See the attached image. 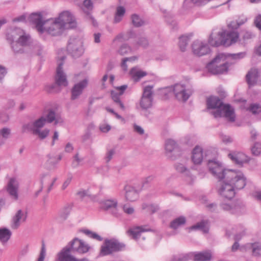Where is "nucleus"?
I'll use <instances>...</instances> for the list:
<instances>
[{"label":"nucleus","mask_w":261,"mask_h":261,"mask_svg":"<svg viewBox=\"0 0 261 261\" xmlns=\"http://www.w3.org/2000/svg\"><path fill=\"white\" fill-rule=\"evenodd\" d=\"M255 23L256 26L259 29L261 30V16H257L255 19Z\"/></svg>","instance_id":"nucleus-64"},{"label":"nucleus","mask_w":261,"mask_h":261,"mask_svg":"<svg viewBox=\"0 0 261 261\" xmlns=\"http://www.w3.org/2000/svg\"><path fill=\"white\" fill-rule=\"evenodd\" d=\"M46 121L49 123L54 122L55 124H57L63 122V119L61 118L60 115L58 113H56L54 111L50 110H49L47 115H46Z\"/></svg>","instance_id":"nucleus-32"},{"label":"nucleus","mask_w":261,"mask_h":261,"mask_svg":"<svg viewBox=\"0 0 261 261\" xmlns=\"http://www.w3.org/2000/svg\"><path fill=\"white\" fill-rule=\"evenodd\" d=\"M131 79L135 82H139L142 78L145 76L147 73L138 66L132 68L129 72Z\"/></svg>","instance_id":"nucleus-27"},{"label":"nucleus","mask_w":261,"mask_h":261,"mask_svg":"<svg viewBox=\"0 0 261 261\" xmlns=\"http://www.w3.org/2000/svg\"><path fill=\"white\" fill-rule=\"evenodd\" d=\"M248 110L254 114L261 112V105L257 103L251 104Z\"/></svg>","instance_id":"nucleus-49"},{"label":"nucleus","mask_w":261,"mask_h":261,"mask_svg":"<svg viewBox=\"0 0 261 261\" xmlns=\"http://www.w3.org/2000/svg\"><path fill=\"white\" fill-rule=\"evenodd\" d=\"M246 180L241 171H228L225 177L219 181L218 192L223 198L230 200L234 197L237 190L244 188L246 184Z\"/></svg>","instance_id":"nucleus-2"},{"label":"nucleus","mask_w":261,"mask_h":261,"mask_svg":"<svg viewBox=\"0 0 261 261\" xmlns=\"http://www.w3.org/2000/svg\"><path fill=\"white\" fill-rule=\"evenodd\" d=\"M124 190L125 192V198L127 201H134L138 198V192L133 187L126 185L124 188Z\"/></svg>","instance_id":"nucleus-28"},{"label":"nucleus","mask_w":261,"mask_h":261,"mask_svg":"<svg viewBox=\"0 0 261 261\" xmlns=\"http://www.w3.org/2000/svg\"><path fill=\"white\" fill-rule=\"evenodd\" d=\"M30 20L36 24V27L39 32L42 31L43 25L45 20H43L42 16L41 13H32L30 16Z\"/></svg>","instance_id":"nucleus-30"},{"label":"nucleus","mask_w":261,"mask_h":261,"mask_svg":"<svg viewBox=\"0 0 261 261\" xmlns=\"http://www.w3.org/2000/svg\"><path fill=\"white\" fill-rule=\"evenodd\" d=\"M6 73L7 70L6 68L0 65V83L2 82Z\"/></svg>","instance_id":"nucleus-60"},{"label":"nucleus","mask_w":261,"mask_h":261,"mask_svg":"<svg viewBox=\"0 0 261 261\" xmlns=\"http://www.w3.org/2000/svg\"><path fill=\"white\" fill-rule=\"evenodd\" d=\"M226 59L228 57H231V59L237 60V59H241L244 58L246 56V53L245 52H241L238 54H227L226 55Z\"/></svg>","instance_id":"nucleus-51"},{"label":"nucleus","mask_w":261,"mask_h":261,"mask_svg":"<svg viewBox=\"0 0 261 261\" xmlns=\"http://www.w3.org/2000/svg\"><path fill=\"white\" fill-rule=\"evenodd\" d=\"M84 158L80 156L79 152H76L73 156V160L71 163V167L73 168L79 167L83 162Z\"/></svg>","instance_id":"nucleus-40"},{"label":"nucleus","mask_w":261,"mask_h":261,"mask_svg":"<svg viewBox=\"0 0 261 261\" xmlns=\"http://www.w3.org/2000/svg\"><path fill=\"white\" fill-rule=\"evenodd\" d=\"M259 77L258 70L256 68H251L246 74V81L249 86H254L258 81Z\"/></svg>","instance_id":"nucleus-29"},{"label":"nucleus","mask_w":261,"mask_h":261,"mask_svg":"<svg viewBox=\"0 0 261 261\" xmlns=\"http://www.w3.org/2000/svg\"><path fill=\"white\" fill-rule=\"evenodd\" d=\"M102 209L111 211L113 215H118V200L116 198H109L102 200L101 202Z\"/></svg>","instance_id":"nucleus-20"},{"label":"nucleus","mask_w":261,"mask_h":261,"mask_svg":"<svg viewBox=\"0 0 261 261\" xmlns=\"http://www.w3.org/2000/svg\"><path fill=\"white\" fill-rule=\"evenodd\" d=\"M149 229L146 228L144 226H136L133 227L128 231V233L132 236L134 239H138L141 235V233L145 231H149Z\"/></svg>","instance_id":"nucleus-34"},{"label":"nucleus","mask_w":261,"mask_h":261,"mask_svg":"<svg viewBox=\"0 0 261 261\" xmlns=\"http://www.w3.org/2000/svg\"><path fill=\"white\" fill-rule=\"evenodd\" d=\"M18 182L15 178H11L8 182L7 186V191L11 196L14 199L17 200L18 198Z\"/></svg>","instance_id":"nucleus-22"},{"label":"nucleus","mask_w":261,"mask_h":261,"mask_svg":"<svg viewBox=\"0 0 261 261\" xmlns=\"http://www.w3.org/2000/svg\"><path fill=\"white\" fill-rule=\"evenodd\" d=\"M27 217V214L25 212L21 210H18L12 219L11 227L13 229H18L20 225L25 221Z\"/></svg>","instance_id":"nucleus-17"},{"label":"nucleus","mask_w":261,"mask_h":261,"mask_svg":"<svg viewBox=\"0 0 261 261\" xmlns=\"http://www.w3.org/2000/svg\"><path fill=\"white\" fill-rule=\"evenodd\" d=\"M132 50V49L130 46L126 44H124L119 47L118 53L121 56H124L131 53Z\"/></svg>","instance_id":"nucleus-45"},{"label":"nucleus","mask_w":261,"mask_h":261,"mask_svg":"<svg viewBox=\"0 0 261 261\" xmlns=\"http://www.w3.org/2000/svg\"><path fill=\"white\" fill-rule=\"evenodd\" d=\"M127 87V85H123L116 88L114 90L111 92V96L113 100L115 103L118 105L122 110H125V107L120 100L119 96L123 94Z\"/></svg>","instance_id":"nucleus-23"},{"label":"nucleus","mask_w":261,"mask_h":261,"mask_svg":"<svg viewBox=\"0 0 261 261\" xmlns=\"http://www.w3.org/2000/svg\"><path fill=\"white\" fill-rule=\"evenodd\" d=\"M138 43L140 45L143 47H146L148 45V41L145 37H140L139 39Z\"/></svg>","instance_id":"nucleus-59"},{"label":"nucleus","mask_w":261,"mask_h":261,"mask_svg":"<svg viewBox=\"0 0 261 261\" xmlns=\"http://www.w3.org/2000/svg\"><path fill=\"white\" fill-rule=\"evenodd\" d=\"M166 153L168 158L174 160V158L172 155V153L178 150V145L177 142L172 139H167L165 143Z\"/></svg>","instance_id":"nucleus-25"},{"label":"nucleus","mask_w":261,"mask_h":261,"mask_svg":"<svg viewBox=\"0 0 261 261\" xmlns=\"http://www.w3.org/2000/svg\"><path fill=\"white\" fill-rule=\"evenodd\" d=\"M203 159V150L202 148L199 146H196L193 149L192 160L195 164H200Z\"/></svg>","instance_id":"nucleus-31"},{"label":"nucleus","mask_w":261,"mask_h":261,"mask_svg":"<svg viewBox=\"0 0 261 261\" xmlns=\"http://www.w3.org/2000/svg\"><path fill=\"white\" fill-rule=\"evenodd\" d=\"M211 258V253L208 251L195 253L194 256L195 261H209Z\"/></svg>","instance_id":"nucleus-36"},{"label":"nucleus","mask_w":261,"mask_h":261,"mask_svg":"<svg viewBox=\"0 0 261 261\" xmlns=\"http://www.w3.org/2000/svg\"><path fill=\"white\" fill-rule=\"evenodd\" d=\"M192 49L193 54L200 57L208 54L210 49L207 44L200 40H196L192 45Z\"/></svg>","instance_id":"nucleus-15"},{"label":"nucleus","mask_w":261,"mask_h":261,"mask_svg":"<svg viewBox=\"0 0 261 261\" xmlns=\"http://www.w3.org/2000/svg\"><path fill=\"white\" fill-rule=\"evenodd\" d=\"M153 86H147L143 89L142 96L140 100V106L142 110H147L152 106Z\"/></svg>","instance_id":"nucleus-11"},{"label":"nucleus","mask_w":261,"mask_h":261,"mask_svg":"<svg viewBox=\"0 0 261 261\" xmlns=\"http://www.w3.org/2000/svg\"><path fill=\"white\" fill-rule=\"evenodd\" d=\"M124 244L119 243L116 240H106L101 246L100 254L102 256L108 255L113 252L121 250L124 248Z\"/></svg>","instance_id":"nucleus-10"},{"label":"nucleus","mask_w":261,"mask_h":261,"mask_svg":"<svg viewBox=\"0 0 261 261\" xmlns=\"http://www.w3.org/2000/svg\"><path fill=\"white\" fill-rule=\"evenodd\" d=\"M12 231L6 227L0 228V242L3 245H5L10 239L12 236Z\"/></svg>","instance_id":"nucleus-33"},{"label":"nucleus","mask_w":261,"mask_h":261,"mask_svg":"<svg viewBox=\"0 0 261 261\" xmlns=\"http://www.w3.org/2000/svg\"><path fill=\"white\" fill-rule=\"evenodd\" d=\"M132 22L136 27H139L145 24V21L137 14L132 15Z\"/></svg>","instance_id":"nucleus-43"},{"label":"nucleus","mask_w":261,"mask_h":261,"mask_svg":"<svg viewBox=\"0 0 261 261\" xmlns=\"http://www.w3.org/2000/svg\"><path fill=\"white\" fill-rule=\"evenodd\" d=\"M123 210L124 213L130 215L134 213V209L133 207L129 206L126 204L124 205Z\"/></svg>","instance_id":"nucleus-57"},{"label":"nucleus","mask_w":261,"mask_h":261,"mask_svg":"<svg viewBox=\"0 0 261 261\" xmlns=\"http://www.w3.org/2000/svg\"><path fill=\"white\" fill-rule=\"evenodd\" d=\"M93 8L91 0H84L82 7L83 10L86 13H89Z\"/></svg>","instance_id":"nucleus-46"},{"label":"nucleus","mask_w":261,"mask_h":261,"mask_svg":"<svg viewBox=\"0 0 261 261\" xmlns=\"http://www.w3.org/2000/svg\"><path fill=\"white\" fill-rule=\"evenodd\" d=\"M210 172L219 181L225 177V175L229 171H237V170L226 169L222 164L216 160H210L207 163Z\"/></svg>","instance_id":"nucleus-8"},{"label":"nucleus","mask_w":261,"mask_h":261,"mask_svg":"<svg viewBox=\"0 0 261 261\" xmlns=\"http://www.w3.org/2000/svg\"><path fill=\"white\" fill-rule=\"evenodd\" d=\"M6 39L15 54H39V44L35 42L29 34L20 28L10 30L6 35Z\"/></svg>","instance_id":"nucleus-1"},{"label":"nucleus","mask_w":261,"mask_h":261,"mask_svg":"<svg viewBox=\"0 0 261 261\" xmlns=\"http://www.w3.org/2000/svg\"><path fill=\"white\" fill-rule=\"evenodd\" d=\"M65 59V57L62 56L61 57V60L58 62V67L56 76V84L46 87L47 90L49 92H57L60 91L58 86L66 87L68 85L66 75L63 72L62 68L63 61Z\"/></svg>","instance_id":"nucleus-5"},{"label":"nucleus","mask_w":261,"mask_h":261,"mask_svg":"<svg viewBox=\"0 0 261 261\" xmlns=\"http://www.w3.org/2000/svg\"><path fill=\"white\" fill-rule=\"evenodd\" d=\"M70 248L73 251L80 253H85L89 251L90 246L82 240L75 238L71 242Z\"/></svg>","instance_id":"nucleus-21"},{"label":"nucleus","mask_w":261,"mask_h":261,"mask_svg":"<svg viewBox=\"0 0 261 261\" xmlns=\"http://www.w3.org/2000/svg\"><path fill=\"white\" fill-rule=\"evenodd\" d=\"M207 105L208 108L214 110L212 114L215 118L224 117L230 122L234 121V109L229 105H224L217 97L211 96L208 98Z\"/></svg>","instance_id":"nucleus-3"},{"label":"nucleus","mask_w":261,"mask_h":261,"mask_svg":"<svg viewBox=\"0 0 261 261\" xmlns=\"http://www.w3.org/2000/svg\"><path fill=\"white\" fill-rule=\"evenodd\" d=\"M115 153V149H108L106 152V156H105V160L107 163L109 162L113 158V155Z\"/></svg>","instance_id":"nucleus-52"},{"label":"nucleus","mask_w":261,"mask_h":261,"mask_svg":"<svg viewBox=\"0 0 261 261\" xmlns=\"http://www.w3.org/2000/svg\"><path fill=\"white\" fill-rule=\"evenodd\" d=\"M190 230H201L204 233H207L208 231L207 227V222L206 221H201L197 223L196 224L192 226L190 228Z\"/></svg>","instance_id":"nucleus-37"},{"label":"nucleus","mask_w":261,"mask_h":261,"mask_svg":"<svg viewBox=\"0 0 261 261\" xmlns=\"http://www.w3.org/2000/svg\"><path fill=\"white\" fill-rule=\"evenodd\" d=\"M46 254V250L45 244L44 243H42L41 250L40 253L39 257L38 259V261H44V259L45 256Z\"/></svg>","instance_id":"nucleus-55"},{"label":"nucleus","mask_w":261,"mask_h":261,"mask_svg":"<svg viewBox=\"0 0 261 261\" xmlns=\"http://www.w3.org/2000/svg\"><path fill=\"white\" fill-rule=\"evenodd\" d=\"M252 253L254 255H261V247L257 244H253L252 245Z\"/></svg>","instance_id":"nucleus-53"},{"label":"nucleus","mask_w":261,"mask_h":261,"mask_svg":"<svg viewBox=\"0 0 261 261\" xmlns=\"http://www.w3.org/2000/svg\"><path fill=\"white\" fill-rule=\"evenodd\" d=\"M56 19L65 31L73 29L76 26V21L73 14L69 11H64L59 13Z\"/></svg>","instance_id":"nucleus-9"},{"label":"nucleus","mask_w":261,"mask_h":261,"mask_svg":"<svg viewBox=\"0 0 261 261\" xmlns=\"http://www.w3.org/2000/svg\"><path fill=\"white\" fill-rule=\"evenodd\" d=\"M252 154L258 156L261 152V144L259 143H255L251 148Z\"/></svg>","instance_id":"nucleus-48"},{"label":"nucleus","mask_w":261,"mask_h":261,"mask_svg":"<svg viewBox=\"0 0 261 261\" xmlns=\"http://www.w3.org/2000/svg\"><path fill=\"white\" fill-rule=\"evenodd\" d=\"M155 178V176L153 175H149L142 180V185L143 186H145V185L150 183L152 182Z\"/></svg>","instance_id":"nucleus-56"},{"label":"nucleus","mask_w":261,"mask_h":261,"mask_svg":"<svg viewBox=\"0 0 261 261\" xmlns=\"http://www.w3.org/2000/svg\"><path fill=\"white\" fill-rule=\"evenodd\" d=\"M125 12V10L123 7L119 6L117 7L116 15L114 18V21L115 23H118L121 20L122 17L124 15Z\"/></svg>","instance_id":"nucleus-41"},{"label":"nucleus","mask_w":261,"mask_h":261,"mask_svg":"<svg viewBox=\"0 0 261 261\" xmlns=\"http://www.w3.org/2000/svg\"><path fill=\"white\" fill-rule=\"evenodd\" d=\"M73 147L70 143H68L65 147V151L66 152H71L73 150Z\"/></svg>","instance_id":"nucleus-63"},{"label":"nucleus","mask_w":261,"mask_h":261,"mask_svg":"<svg viewBox=\"0 0 261 261\" xmlns=\"http://www.w3.org/2000/svg\"><path fill=\"white\" fill-rule=\"evenodd\" d=\"M50 179V175L48 173H43L40 176V182L41 185L46 184L47 182Z\"/></svg>","instance_id":"nucleus-54"},{"label":"nucleus","mask_w":261,"mask_h":261,"mask_svg":"<svg viewBox=\"0 0 261 261\" xmlns=\"http://www.w3.org/2000/svg\"><path fill=\"white\" fill-rule=\"evenodd\" d=\"M46 122L44 117H41L40 118L34 121L29 122L22 126V129L23 132H31L34 135L37 136L38 138L43 140L46 138L49 133L48 129L40 130Z\"/></svg>","instance_id":"nucleus-4"},{"label":"nucleus","mask_w":261,"mask_h":261,"mask_svg":"<svg viewBox=\"0 0 261 261\" xmlns=\"http://www.w3.org/2000/svg\"><path fill=\"white\" fill-rule=\"evenodd\" d=\"M47 160H46V164L50 168H54L56 165L61 160L62 156L61 155H55L49 153L47 155Z\"/></svg>","instance_id":"nucleus-35"},{"label":"nucleus","mask_w":261,"mask_h":261,"mask_svg":"<svg viewBox=\"0 0 261 261\" xmlns=\"http://www.w3.org/2000/svg\"><path fill=\"white\" fill-rule=\"evenodd\" d=\"M175 167L177 172L187 176L190 175V170L185 165L181 163H177Z\"/></svg>","instance_id":"nucleus-42"},{"label":"nucleus","mask_w":261,"mask_h":261,"mask_svg":"<svg viewBox=\"0 0 261 261\" xmlns=\"http://www.w3.org/2000/svg\"><path fill=\"white\" fill-rule=\"evenodd\" d=\"M77 195L81 198L89 196V192L87 190H80L77 192Z\"/></svg>","instance_id":"nucleus-62"},{"label":"nucleus","mask_w":261,"mask_h":261,"mask_svg":"<svg viewBox=\"0 0 261 261\" xmlns=\"http://www.w3.org/2000/svg\"><path fill=\"white\" fill-rule=\"evenodd\" d=\"M67 50L74 57H79L84 53L82 41L77 38H70L67 45Z\"/></svg>","instance_id":"nucleus-12"},{"label":"nucleus","mask_w":261,"mask_h":261,"mask_svg":"<svg viewBox=\"0 0 261 261\" xmlns=\"http://www.w3.org/2000/svg\"><path fill=\"white\" fill-rule=\"evenodd\" d=\"M11 135V129L8 127H4L0 129V139H8Z\"/></svg>","instance_id":"nucleus-47"},{"label":"nucleus","mask_w":261,"mask_h":261,"mask_svg":"<svg viewBox=\"0 0 261 261\" xmlns=\"http://www.w3.org/2000/svg\"><path fill=\"white\" fill-rule=\"evenodd\" d=\"M173 92L177 99L179 101H186L192 93V90L187 88L185 85L176 84L173 87Z\"/></svg>","instance_id":"nucleus-13"},{"label":"nucleus","mask_w":261,"mask_h":261,"mask_svg":"<svg viewBox=\"0 0 261 261\" xmlns=\"http://www.w3.org/2000/svg\"><path fill=\"white\" fill-rule=\"evenodd\" d=\"M89 81L85 79L75 83L71 89V99H77L82 94L84 89L87 87Z\"/></svg>","instance_id":"nucleus-14"},{"label":"nucleus","mask_w":261,"mask_h":261,"mask_svg":"<svg viewBox=\"0 0 261 261\" xmlns=\"http://www.w3.org/2000/svg\"><path fill=\"white\" fill-rule=\"evenodd\" d=\"M223 45L229 46L236 43L239 40V34L236 31H223Z\"/></svg>","instance_id":"nucleus-19"},{"label":"nucleus","mask_w":261,"mask_h":261,"mask_svg":"<svg viewBox=\"0 0 261 261\" xmlns=\"http://www.w3.org/2000/svg\"><path fill=\"white\" fill-rule=\"evenodd\" d=\"M229 158L236 164L242 165L248 161L247 156L241 152H232L228 154Z\"/></svg>","instance_id":"nucleus-26"},{"label":"nucleus","mask_w":261,"mask_h":261,"mask_svg":"<svg viewBox=\"0 0 261 261\" xmlns=\"http://www.w3.org/2000/svg\"><path fill=\"white\" fill-rule=\"evenodd\" d=\"M186 222V218L181 216L175 219L170 223V227L173 229H176L179 226L184 225Z\"/></svg>","instance_id":"nucleus-39"},{"label":"nucleus","mask_w":261,"mask_h":261,"mask_svg":"<svg viewBox=\"0 0 261 261\" xmlns=\"http://www.w3.org/2000/svg\"><path fill=\"white\" fill-rule=\"evenodd\" d=\"M175 261H188L189 259V256L188 254H182L180 255L178 257H173Z\"/></svg>","instance_id":"nucleus-58"},{"label":"nucleus","mask_w":261,"mask_h":261,"mask_svg":"<svg viewBox=\"0 0 261 261\" xmlns=\"http://www.w3.org/2000/svg\"><path fill=\"white\" fill-rule=\"evenodd\" d=\"M111 128V127L109 124H103L100 126L99 129L103 133L108 132Z\"/></svg>","instance_id":"nucleus-61"},{"label":"nucleus","mask_w":261,"mask_h":261,"mask_svg":"<svg viewBox=\"0 0 261 261\" xmlns=\"http://www.w3.org/2000/svg\"><path fill=\"white\" fill-rule=\"evenodd\" d=\"M223 30H213L208 38V42L212 46L223 45Z\"/></svg>","instance_id":"nucleus-16"},{"label":"nucleus","mask_w":261,"mask_h":261,"mask_svg":"<svg viewBox=\"0 0 261 261\" xmlns=\"http://www.w3.org/2000/svg\"><path fill=\"white\" fill-rule=\"evenodd\" d=\"M220 207L224 211L229 212L231 213H234L235 207L234 205L230 203L222 202L220 204Z\"/></svg>","instance_id":"nucleus-44"},{"label":"nucleus","mask_w":261,"mask_h":261,"mask_svg":"<svg viewBox=\"0 0 261 261\" xmlns=\"http://www.w3.org/2000/svg\"><path fill=\"white\" fill-rule=\"evenodd\" d=\"M70 247L63 248L57 255L56 261H77V259L70 254Z\"/></svg>","instance_id":"nucleus-24"},{"label":"nucleus","mask_w":261,"mask_h":261,"mask_svg":"<svg viewBox=\"0 0 261 261\" xmlns=\"http://www.w3.org/2000/svg\"><path fill=\"white\" fill-rule=\"evenodd\" d=\"M226 56L224 54L218 55L213 60L207 65V70L213 74H220L226 71L228 64L225 61Z\"/></svg>","instance_id":"nucleus-6"},{"label":"nucleus","mask_w":261,"mask_h":261,"mask_svg":"<svg viewBox=\"0 0 261 261\" xmlns=\"http://www.w3.org/2000/svg\"><path fill=\"white\" fill-rule=\"evenodd\" d=\"M72 207L71 204H66L59 211L55 218V221L59 224H63L69 217Z\"/></svg>","instance_id":"nucleus-18"},{"label":"nucleus","mask_w":261,"mask_h":261,"mask_svg":"<svg viewBox=\"0 0 261 261\" xmlns=\"http://www.w3.org/2000/svg\"><path fill=\"white\" fill-rule=\"evenodd\" d=\"M190 41V38L187 36H182L179 38L178 45L181 51H185Z\"/></svg>","instance_id":"nucleus-38"},{"label":"nucleus","mask_w":261,"mask_h":261,"mask_svg":"<svg viewBox=\"0 0 261 261\" xmlns=\"http://www.w3.org/2000/svg\"><path fill=\"white\" fill-rule=\"evenodd\" d=\"M43 26L41 33L46 32L54 36L61 35L65 31L56 18L44 21Z\"/></svg>","instance_id":"nucleus-7"},{"label":"nucleus","mask_w":261,"mask_h":261,"mask_svg":"<svg viewBox=\"0 0 261 261\" xmlns=\"http://www.w3.org/2000/svg\"><path fill=\"white\" fill-rule=\"evenodd\" d=\"M142 208L144 210H147V211H149L151 214L154 213L159 209L158 206L156 205L147 204L146 203L143 204Z\"/></svg>","instance_id":"nucleus-50"}]
</instances>
